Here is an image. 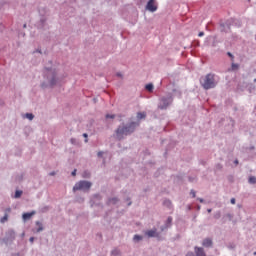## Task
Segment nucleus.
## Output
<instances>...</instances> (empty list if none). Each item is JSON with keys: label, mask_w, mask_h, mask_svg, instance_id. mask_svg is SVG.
Returning a JSON list of instances; mask_svg holds the SVG:
<instances>
[{"label": "nucleus", "mask_w": 256, "mask_h": 256, "mask_svg": "<svg viewBox=\"0 0 256 256\" xmlns=\"http://www.w3.org/2000/svg\"><path fill=\"white\" fill-rule=\"evenodd\" d=\"M51 85L52 86L55 85V78L54 77L52 78Z\"/></svg>", "instance_id": "27"}, {"label": "nucleus", "mask_w": 256, "mask_h": 256, "mask_svg": "<svg viewBox=\"0 0 256 256\" xmlns=\"http://www.w3.org/2000/svg\"><path fill=\"white\" fill-rule=\"evenodd\" d=\"M199 201H200L201 203H203V202H204V200H202V198H199Z\"/></svg>", "instance_id": "35"}, {"label": "nucleus", "mask_w": 256, "mask_h": 256, "mask_svg": "<svg viewBox=\"0 0 256 256\" xmlns=\"http://www.w3.org/2000/svg\"><path fill=\"white\" fill-rule=\"evenodd\" d=\"M112 254L117 255L116 251H112Z\"/></svg>", "instance_id": "38"}, {"label": "nucleus", "mask_w": 256, "mask_h": 256, "mask_svg": "<svg viewBox=\"0 0 256 256\" xmlns=\"http://www.w3.org/2000/svg\"><path fill=\"white\" fill-rule=\"evenodd\" d=\"M51 176H54L55 175V172H51V174H50Z\"/></svg>", "instance_id": "37"}, {"label": "nucleus", "mask_w": 256, "mask_h": 256, "mask_svg": "<svg viewBox=\"0 0 256 256\" xmlns=\"http://www.w3.org/2000/svg\"><path fill=\"white\" fill-rule=\"evenodd\" d=\"M146 10L150 12H156L157 11V5L155 3V0L148 1V4H146Z\"/></svg>", "instance_id": "5"}, {"label": "nucleus", "mask_w": 256, "mask_h": 256, "mask_svg": "<svg viewBox=\"0 0 256 256\" xmlns=\"http://www.w3.org/2000/svg\"><path fill=\"white\" fill-rule=\"evenodd\" d=\"M204 36V32H199L198 33V37H203Z\"/></svg>", "instance_id": "26"}, {"label": "nucleus", "mask_w": 256, "mask_h": 256, "mask_svg": "<svg viewBox=\"0 0 256 256\" xmlns=\"http://www.w3.org/2000/svg\"><path fill=\"white\" fill-rule=\"evenodd\" d=\"M36 225L38 226L37 233L43 231V226L40 222H36Z\"/></svg>", "instance_id": "14"}, {"label": "nucleus", "mask_w": 256, "mask_h": 256, "mask_svg": "<svg viewBox=\"0 0 256 256\" xmlns=\"http://www.w3.org/2000/svg\"><path fill=\"white\" fill-rule=\"evenodd\" d=\"M10 212H11V208H7L6 213H10Z\"/></svg>", "instance_id": "32"}, {"label": "nucleus", "mask_w": 256, "mask_h": 256, "mask_svg": "<svg viewBox=\"0 0 256 256\" xmlns=\"http://www.w3.org/2000/svg\"><path fill=\"white\" fill-rule=\"evenodd\" d=\"M103 154H104L103 151H99V152H98V157H102Z\"/></svg>", "instance_id": "25"}, {"label": "nucleus", "mask_w": 256, "mask_h": 256, "mask_svg": "<svg viewBox=\"0 0 256 256\" xmlns=\"http://www.w3.org/2000/svg\"><path fill=\"white\" fill-rule=\"evenodd\" d=\"M7 221H8V214H5V216H3V218L1 219V223L4 224Z\"/></svg>", "instance_id": "17"}, {"label": "nucleus", "mask_w": 256, "mask_h": 256, "mask_svg": "<svg viewBox=\"0 0 256 256\" xmlns=\"http://www.w3.org/2000/svg\"><path fill=\"white\" fill-rule=\"evenodd\" d=\"M116 198H112V200H110V202H112V203H116Z\"/></svg>", "instance_id": "29"}, {"label": "nucleus", "mask_w": 256, "mask_h": 256, "mask_svg": "<svg viewBox=\"0 0 256 256\" xmlns=\"http://www.w3.org/2000/svg\"><path fill=\"white\" fill-rule=\"evenodd\" d=\"M26 118L32 121L34 119V115L32 113H26Z\"/></svg>", "instance_id": "16"}, {"label": "nucleus", "mask_w": 256, "mask_h": 256, "mask_svg": "<svg viewBox=\"0 0 256 256\" xmlns=\"http://www.w3.org/2000/svg\"><path fill=\"white\" fill-rule=\"evenodd\" d=\"M137 126L138 123L136 122H130V124L126 126H119L118 129H116V138H118V140H122L124 136H128L133 133Z\"/></svg>", "instance_id": "1"}, {"label": "nucleus", "mask_w": 256, "mask_h": 256, "mask_svg": "<svg viewBox=\"0 0 256 256\" xmlns=\"http://www.w3.org/2000/svg\"><path fill=\"white\" fill-rule=\"evenodd\" d=\"M227 55L231 58V59H234V56L231 52H227Z\"/></svg>", "instance_id": "23"}, {"label": "nucleus", "mask_w": 256, "mask_h": 256, "mask_svg": "<svg viewBox=\"0 0 256 256\" xmlns=\"http://www.w3.org/2000/svg\"><path fill=\"white\" fill-rule=\"evenodd\" d=\"M92 184L91 182H87L86 180H81L80 182H77L75 184L73 190L76 191H88L91 188Z\"/></svg>", "instance_id": "3"}, {"label": "nucleus", "mask_w": 256, "mask_h": 256, "mask_svg": "<svg viewBox=\"0 0 256 256\" xmlns=\"http://www.w3.org/2000/svg\"><path fill=\"white\" fill-rule=\"evenodd\" d=\"M76 172H77V170H74L73 172H72V176H76Z\"/></svg>", "instance_id": "31"}, {"label": "nucleus", "mask_w": 256, "mask_h": 256, "mask_svg": "<svg viewBox=\"0 0 256 256\" xmlns=\"http://www.w3.org/2000/svg\"><path fill=\"white\" fill-rule=\"evenodd\" d=\"M142 239H143V237H142V236H139V235H136V236L134 237V241H136V242L141 241Z\"/></svg>", "instance_id": "18"}, {"label": "nucleus", "mask_w": 256, "mask_h": 256, "mask_svg": "<svg viewBox=\"0 0 256 256\" xmlns=\"http://www.w3.org/2000/svg\"><path fill=\"white\" fill-rule=\"evenodd\" d=\"M35 211L33 210V212H25L24 214H23V220L24 221H28V220H30L34 215H35Z\"/></svg>", "instance_id": "6"}, {"label": "nucleus", "mask_w": 256, "mask_h": 256, "mask_svg": "<svg viewBox=\"0 0 256 256\" xmlns=\"http://www.w3.org/2000/svg\"><path fill=\"white\" fill-rule=\"evenodd\" d=\"M172 220H173L172 218H168V222H169V223H171V222H172Z\"/></svg>", "instance_id": "33"}, {"label": "nucleus", "mask_w": 256, "mask_h": 256, "mask_svg": "<svg viewBox=\"0 0 256 256\" xmlns=\"http://www.w3.org/2000/svg\"><path fill=\"white\" fill-rule=\"evenodd\" d=\"M136 117H138V120L145 119L146 118V113L145 112H138V114H136Z\"/></svg>", "instance_id": "9"}, {"label": "nucleus", "mask_w": 256, "mask_h": 256, "mask_svg": "<svg viewBox=\"0 0 256 256\" xmlns=\"http://www.w3.org/2000/svg\"><path fill=\"white\" fill-rule=\"evenodd\" d=\"M239 69V64H237V63H232L231 64V70L232 71H236V70H238Z\"/></svg>", "instance_id": "12"}, {"label": "nucleus", "mask_w": 256, "mask_h": 256, "mask_svg": "<svg viewBox=\"0 0 256 256\" xmlns=\"http://www.w3.org/2000/svg\"><path fill=\"white\" fill-rule=\"evenodd\" d=\"M83 137L86 138L85 142L87 143V142H88V139H87V138H88V134H87V133H84V134H83Z\"/></svg>", "instance_id": "24"}, {"label": "nucleus", "mask_w": 256, "mask_h": 256, "mask_svg": "<svg viewBox=\"0 0 256 256\" xmlns=\"http://www.w3.org/2000/svg\"><path fill=\"white\" fill-rule=\"evenodd\" d=\"M186 256H195V255H194V253L189 252V253L186 254Z\"/></svg>", "instance_id": "28"}, {"label": "nucleus", "mask_w": 256, "mask_h": 256, "mask_svg": "<svg viewBox=\"0 0 256 256\" xmlns=\"http://www.w3.org/2000/svg\"><path fill=\"white\" fill-rule=\"evenodd\" d=\"M234 163H235V165H238V163H239V162H238L237 160H235V162H234Z\"/></svg>", "instance_id": "36"}, {"label": "nucleus", "mask_w": 256, "mask_h": 256, "mask_svg": "<svg viewBox=\"0 0 256 256\" xmlns=\"http://www.w3.org/2000/svg\"><path fill=\"white\" fill-rule=\"evenodd\" d=\"M10 234V240L13 241L15 238V233L13 231L9 232Z\"/></svg>", "instance_id": "19"}, {"label": "nucleus", "mask_w": 256, "mask_h": 256, "mask_svg": "<svg viewBox=\"0 0 256 256\" xmlns=\"http://www.w3.org/2000/svg\"><path fill=\"white\" fill-rule=\"evenodd\" d=\"M22 193H23L22 190H16L15 198H16V199L20 198L21 195H22Z\"/></svg>", "instance_id": "15"}, {"label": "nucleus", "mask_w": 256, "mask_h": 256, "mask_svg": "<svg viewBox=\"0 0 256 256\" xmlns=\"http://www.w3.org/2000/svg\"><path fill=\"white\" fill-rule=\"evenodd\" d=\"M201 86L205 90H210L216 87V82H215V75L212 73H208L203 80H201Z\"/></svg>", "instance_id": "2"}, {"label": "nucleus", "mask_w": 256, "mask_h": 256, "mask_svg": "<svg viewBox=\"0 0 256 256\" xmlns=\"http://www.w3.org/2000/svg\"><path fill=\"white\" fill-rule=\"evenodd\" d=\"M194 252L196 256H206L203 248L195 247Z\"/></svg>", "instance_id": "7"}, {"label": "nucleus", "mask_w": 256, "mask_h": 256, "mask_svg": "<svg viewBox=\"0 0 256 256\" xmlns=\"http://www.w3.org/2000/svg\"><path fill=\"white\" fill-rule=\"evenodd\" d=\"M30 242L31 243H33L34 242V238L32 237V238H30Z\"/></svg>", "instance_id": "34"}, {"label": "nucleus", "mask_w": 256, "mask_h": 256, "mask_svg": "<svg viewBox=\"0 0 256 256\" xmlns=\"http://www.w3.org/2000/svg\"><path fill=\"white\" fill-rule=\"evenodd\" d=\"M106 118H107V119H114V118H115V115H114V114H107V115H106Z\"/></svg>", "instance_id": "20"}, {"label": "nucleus", "mask_w": 256, "mask_h": 256, "mask_svg": "<svg viewBox=\"0 0 256 256\" xmlns=\"http://www.w3.org/2000/svg\"><path fill=\"white\" fill-rule=\"evenodd\" d=\"M153 89H154V86H153L152 83L146 84V90H147L148 92H153Z\"/></svg>", "instance_id": "10"}, {"label": "nucleus", "mask_w": 256, "mask_h": 256, "mask_svg": "<svg viewBox=\"0 0 256 256\" xmlns=\"http://www.w3.org/2000/svg\"><path fill=\"white\" fill-rule=\"evenodd\" d=\"M171 103H172V98H162V101L160 102V109L162 110L167 109Z\"/></svg>", "instance_id": "4"}, {"label": "nucleus", "mask_w": 256, "mask_h": 256, "mask_svg": "<svg viewBox=\"0 0 256 256\" xmlns=\"http://www.w3.org/2000/svg\"><path fill=\"white\" fill-rule=\"evenodd\" d=\"M212 245H213V242L210 239H204L202 242V246L206 248L212 247Z\"/></svg>", "instance_id": "8"}, {"label": "nucleus", "mask_w": 256, "mask_h": 256, "mask_svg": "<svg viewBox=\"0 0 256 256\" xmlns=\"http://www.w3.org/2000/svg\"><path fill=\"white\" fill-rule=\"evenodd\" d=\"M248 182H249L250 184H256V178H255V176H250Z\"/></svg>", "instance_id": "13"}, {"label": "nucleus", "mask_w": 256, "mask_h": 256, "mask_svg": "<svg viewBox=\"0 0 256 256\" xmlns=\"http://www.w3.org/2000/svg\"><path fill=\"white\" fill-rule=\"evenodd\" d=\"M230 203L235 205L236 204V199L235 198H231Z\"/></svg>", "instance_id": "22"}, {"label": "nucleus", "mask_w": 256, "mask_h": 256, "mask_svg": "<svg viewBox=\"0 0 256 256\" xmlns=\"http://www.w3.org/2000/svg\"><path fill=\"white\" fill-rule=\"evenodd\" d=\"M3 243L8 244V239L7 238L3 239Z\"/></svg>", "instance_id": "30"}, {"label": "nucleus", "mask_w": 256, "mask_h": 256, "mask_svg": "<svg viewBox=\"0 0 256 256\" xmlns=\"http://www.w3.org/2000/svg\"><path fill=\"white\" fill-rule=\"evenodd\" d=\"M146 235H148V237H155L156 236V230H151L146 232Z\"/></svg>", "instance_id": "11"}, {"label": "nucleus", "mask_w": 256, "mask_h": 256, "mask_svg": "<svg viewBox=\"0 0 256 256\" xmlns=\"http://www.w3.org/2000/svg\"><path fill=\"white\" fill-rule=\"evenodd\" d=\"M190 195L192 196V198H195L196 197L195 190H190Z\"/></svg>", "instance_id": "21"}]
</instances>
